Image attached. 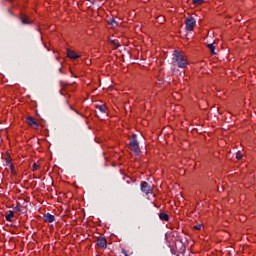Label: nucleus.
Returning a JSON list of instances; mask_svg holds the SVG:
<instances>
[{"instance_id": "f03ea898", "label": "nucleus", "mask_w": 256, "mask_h": 256, "mask_svg": "<svg viewBox=\"0 0 256 256\" xmlns=\"http://www.w3.org/2000/svg\"><path fill=\"white\" fill-rule=\"evenodd\" d=\"M129 147L131 151L136 153V155H138V153H141V148L139 147V142L137 141V134L132 135V139L129 142Z\"/></svg>"}, {"instance_id": "393cba45", "label": "nucleus", "mask_w": 256, "mask_h": 256, "mask_svg": "<svg viewBox=\"0 0 256 256\" xmlns=\"http://www.w3.org/2000/svg\"><path fill=\"white\" fill-rule=\"evenodd\" d=\"M74 111H76V113H79V112H77V110H74Z\"/></svg>"}, {"instance_id": "20e7f679", "label": "nucleus", "mask_w": 256, "mask_h": 256, "mask_svg": "<svg viewBox=\"0 0 256 256\" xmlns=\"http://www.w3.org/2000/svg\"><path fill=\"white\" fill-rule=\"evenodd\" d=\"M185 25H186V30L193 31V29H195V26L197 25V21L193 17H187L185 19Z\"/></svg>"}, {"instance_id": "0eeeda50", "label": "nucleus", "mask_w": 256, "mask_h": 256, "mask_svg": "<svg viewBox=\"0 0 256 256\" xmlns=\"http://www.w3.org/2000/svg\"><path fill=\"white\" fill-rule=\"evenodd\" d=\"M96 245H98L100 249H107V239L105 237L98 238Z\"/></svg>"}, {"instance_id": "a211bd4d", "label": "nucleus", "mask_w": 256, "mask_h": 256, "mask_svg": "<svg viewBox=\"0 0 256 256\" xmlns=\"http://www.w3.org/2000/svg\"><path fill=\"white\" fill-rule=\"evenodd\" d=\"M109 25H111V27H117V21H115V19H110Z\"/></svg>"}, {"instance_id": "6ab92c4d", "label": "nucleus", "mask_w": 256, "mask_h": 256, "mask_svg": "<svg viewBox=\"0 0 256 256\" xmlns=\"http://www.w3.org/2000/svg\"><path fill=\"white\" fill-rule=\"evenodd\" d=\"M236 159H238V160L243 159V154H241V152H238L236 154Z\"/></svg>"}, {"instance_id": "f257e3e1", "label": "nucleus", "mask_w": 256, "mask_h": 256, "mask_svg": "<svg viewBox=\"0 0 256 256\" xmlns=\"http://www.w3.org/2000/svg\"><path fill=\"white\" fill-rule=\"evenodd\" d=\"M173 57H174L176 65L180 69H185V67H187V65H189V62L187 61V58H185V55H183V53L179 52L178 50L174 51Z\"/></svg>"}, {"instance_id": "f8f14e48", "label": "nucleus", "mask_w": 256, "mask_h": 256, "mask_svg": "<svg viewBox=\"0 0 256 256\" xmlns=\"http://www.w3.org/2000/svg\"><path fill=\"white\" fill-rule=\"evenodd\" d=\"M14 217H15V213L10 210L9 213L6 215V221H10V223H13Z\"/></svg>"}, {"instance_id": "39448f33", "label": "nucleus", "mask_w": 256, "mask_h": 256, "mask_svg": "<svg viewBox=\"0 0 256 256\" xmlns=\"http://www.w3.org/2000/svg\"><path fill=\"white\" fill-rule=\"evenodd\" d=\"M140 189L142 193H145V195H149V193H153V188H151V185H149L145 181L141 182Z\"/></svg>"}, {"instance_id": "7ed1b4c3", "label": "nucleus", "mask_w": 256, "mask_h": 256, "mask_svg": "<svg viewBox=\"0 0 256 256\" xmlns=\"http://www.w3.org/2000/svg\"><path fill=\"white\" fill-rule=\"evenodd\" d=\"M96 109H98L99 112H96V117L98 119H103L104 117H107V106L105 104L96 105Z\"/></svg>"}, {"instance_id": "ddd939ff", "label": "nucleus", "mask_w": 256, "mask_h": 256, "mask_svg": "<svg viewBox=\"0 0 256 256\" xmlns=\"http://www.w3.org/2000/svg\"><path fill=\"white\" fill-rule=\"evenodd\" d=\"M5 163L7 165V167H9L13 173V175H15V170H13V164H11V158H6Z\"/></svg>"}, {"instance_id": "a878e982", "label": "nucleus", "mask_w": 256, "mask_h": 256, "mask_svg": "<svg viewBox=\"0 0 256 256\" xmlns=\"http://www.w3.org/2000/svg\"><path fill=\"white\" fill-rule=\"evenodd\" d=\"M74 111H76V113H79V112H77V110H74Z\"/></svg>"}, {"instance_id": "9d476101", "label": "nucleus", "mask_w": 256, "mask_h": 256, "mask_svg": "<svg viewBox=\"0 0 256 256\" xmlns=\"http://www.w3.org/2000/svg\"><path fill=\"white\" fill-rule=\"evenodd\" d=\"M67 57H69V59H79L81 56L75 53V51L67 49Z\"/></svg>"}, {"instance_id": "dca6fc26", "label": "nucleus", "mask_w": 256, "mask_h": 256, "mask_svg": "<svg viewBox=\"0 0 256 256\" xmlns=\"http://www.w3.org/2000/svg\"><path fill=\"white\" fill-rule=\"evenodd\" d=\"M14 209H15V211H18L19 213H23V206H21L20 203H17V205Z\"/></svg>"}, {"instance_id": "6e6552de", "label": "nucleus", "mask_w": 256, "mask_h": 256, "mask_svg": "<svg viewBox=\"0 0 256 256\" xmlns=\"http://www.w3.org/2000/svg\"><path fill=\"white\" fill-rule=\"evenodd\" d=\"M177 253H185V244L183 241L179 240L175 243Z\"/></svg>"}, {"instance_id": "2eb2a0df", "label": "nucleus", "mask_w": 256, "mask_h": 256, "mask_svg": "<svg viewBox=\"0 0 256 256\" xmlns=\"http://www.w3.org/2000/svg\"><path fill=\"white\" fill-rule=\"evenodd\" d=\"M207 47L210 50L211 55H217V52H215V47L213 44H207Z\"/></svg>"}, {"instance_id": "f3484780", "label": "nucleus", "mask_w": 256, "mask_h": 256, "mask_svg": "<svg viewBox=\"0 0 256 256\" xmlns=\"http://www.w3.org/2000/svg\"><path fill=\"white\" fill-rule=\"evenodd\" d=\"M193 5H202L205 3V0H192Z\"/></svg>"}, {"instance_id": "9b49d317", "label": "nucleus", "mask_w": 256, "mask_h": 256, "mask_svg": "<svg viewBox=\"0 0 256 256\" xmlns=\"http://www.w3.org/2000/svg\"><path fill=\"white\" fill-rule=\"evenodd\" d=\"M20 21H21L22 25H31V21H29V17H27L25 15H21Z\"/></svg>"}, {"instance_id": "5701e85b", "label": "nucleus", "mask_w": 256, "mask_h": 256, "mask_svg": "<svg viewBox=\"0 0 256 256\" xmlns=\"http://www.w3.org/2000/svg\"><path fill=\"white\" fill-rule=\"evenodd\" d=\"M110 43L114 45V47H117V43H115V40H110Z\"/></svg>"}, {"instance_id": "aec40b11", "label": "nucleus", "mask_w": 256, "mask_h": 256, "mask_svg": "<svg viewBox=\"0 0 256 256\" xmlns=\"http://www.w3.org/2000/svg\"><path fill=\"white\" fill-rule=\"evenodd\" d=\"M32 167H33V171L39 170V165H37V163H33Z\"/></svg>"}, {"instance_id": "4be33fe9", "label": "nucleus", "mask_w": 256, "mask_h": 256, "mask_svg": "<svg viewBox=\"0 0 256 256\" xmlns=\"http://www.w3.org/2000/svg\"><path fill=\"white\" fill-rule=\"evenodd\" d=\"M121 253H122V255H124V256H129V254H127V251H126L125 249H122Z\"/></svg>"}, {"instance_id": "1a4fd4ad", "label": "nucleus", "mask_w": 256, "mask_h": 256, "mask_svg": "<svg viewBox=\"0 0 256 256\" xmlns=\"http://www.w3.org/2000/svg\"><path fill=\"white\" fill-rule=\"evenodd\" d=\"M43 219L46 223H53L55 221V216L51 213H46L44 214Z\"/></svg>"}, {"instance_id": "4468645a", "label": "nucleus", "mask_w": 256, "mask_h": 256, "mask_svg": "<svg viewBox=\"0 0 256 256\" xmlns=\"http://www.w3.org/2000/svg\"><path fill=\"white\" fill-rule=\"evenodd\" d=\"M159 219H160L161 221H169V214H166V213L161 212V213L159 214Z\"/></svg>"}, {"instance_id": "b1692460", "label": "nucleus", "mask_w": 256, "mask_h": 256, "mask_svg": "<svg viewBox=\"0 0 256 256\" xmlns=\"http://www.w3.org/2000/svg\"><path fill=\"white\" fill-rule=\"evenodd\" d=\"M70 108L72 109V111H75V109H73V107L70 106Z\"/></svg>"}, {"instance_id": "423d86ee", "label": "nucleus", "mask_w": 256, "mask_h": 256, "mask_svg": "<svg viewBox=\"0 0 256 256\" xmlns=\"http://www.w3.org/2000/svg\"><path fill=\"white\" fill-rule=\"evenodd\" d=\"M26 123L30 126V127H34V129H37L39 127V123H37V121L35 120V118L28 116L26 118Z\"/></svg>"}, {"instance_id": "412c9836", "label": "nucleus", "mask_w": 256, "mask_h": 256, "mask_svg": "<svg viewBox=\"0 0 256 256\" xmlns=\"http://www.w3.org/2000/svg\"><path fill=\"white\" fill-rule=\"evenodd\" d=\"M201 227H203V224H197L194 226V229H197V231H199Z\"/></svg>"}]
</instances>
